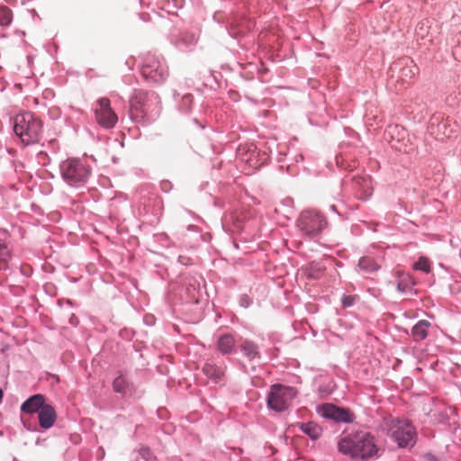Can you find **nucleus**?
Listing matches in <instances>:
<instances>
[{"instance_id": "obj_7", "label": "nucleus", "mask_w": 461, "mask_h": 461, "mask_svg": "<svg viewBox=\"0 0 461 461\" xmlns=\"http://www.w3.org/2000/svg\"><path fill=\"white\" fill-rule=\"evenodd\" d=\"M390 435L399 447H403L413 441L416 431L408 420H396L390 427Z\"/></svg>"}, {"instance_id": "obj_24", "label": "nucleus", "mask_w": 461, "mask_h": 461, "mask_svg": "<svg viewBox=\"0 0 461 461\" xmlns=\"http://www.w3.org/2000/svg\"><path fill=\"white\" fill-rule=\"evenodd\" d=\"M355 183L360 186L363 185L364 189H365V193L367 194H370V192L369 190L371 189V181L370 179L368 178H364V177H355L354 179Z\"/></svg>"}, {"instance_id": "obj_16", "label": "nucleus", "mask_w": 461, "mask_h": 461, "mask_svg": "<svg viewBox=\"0 0 461 461\" xmlns=\"http://www.w3.org/2000/svg\"><path fill=\"white\" fill-rule=\"evenodd\" d=\"M240 349L249 360L259 358L258 346L253 341L248 339L244 340L241 344Z\"/></svg>"}, {"instance_id": "obj_26", "label": "nucleus", "mask_w": 461, "mask_h": 461, "mask_svg": "<svg viewBox=\"0 0 461 461\" xmlns=\"http://www.w3.org/2000/svg\"><path fill=\"white\" fill-rule=\"evenodd\" d=\"M357 295H346L342 298V304L344 307H349L354 304L357 300Z\"/></svg>"}, {"instance_id": "obj_30", "label": "nucleus", "mask_w": 461, "mask_h": 461, "mask_svg": "<svg viewBox=\"0 0 461 461\" xmlns=\"http://www.w3.org/2000/svg\"><path fill=\"white\" fill-rule=\"evenodd\" d=\"M151 97H154V99H155V100H157V101L158 102L159 97H158V95L157 94L152 93V94H151Z\"/></svg>"}, {"instance_id": "obj_20", "label": "nucleus", "mask_w": 461, "mask_h": 461, "mask_svg": "<svg viewBox=\"0 0 461 461\" xmlns=\"http://www.w3.org/2000/svg\"><path fill=\"white\" fill-rule=\"evenodd\" d=\"M400 277L401 279L397 284V289L402 293L406 292L415 284L413 278L408 274H400Z\"/></svg>"}, {"instance_id": "obj_21", "label": "nucleus", "mask_w": 461, "mask_h": 461, "mask_svg": "<svg viewBox=\"0 0 461 461\" xmlns=\"http://www.w3.org/2000/svg\"><path fill=\"white\" fill-rule=\"evenodd\" d=\"M13 21V13L7 6H0V25L8 26Z\"/></svg>"}, {"instance_id": "obj_28", "label": "nucleus", "mask_w": 461, "mask_h": 461, "mask_svg": "<svg viewBox=\"0 0 461 461\" xmlns=\"http://www.w3.org/2000/svg\"><path fill=\"white\" fill-rule=\"evenodd\" d=\"M322 273V268L321 267H318L316 269V272L313 270V267H311V270L309 272V276L312 278H318L321 274Z\"/></svg>"}, {"instance_id": "obj_31", "label": "nucleus", "mask_w": 461, "mask_h": 461, "mask_svg": "<svg viewBox=\"0 0 461 461\" xmlns=\"http://www.w3.org/2000/svg\"><path fill=\"white\" fill-rule=\"evenodd\" d=\"M3 396H4V393H3V390L0 388V403L2 402Z\"/></svg>"}, {"instance_id": "obj_29", "label": "nucleus", "mask_w": 461, "mask_h": 461, "mask_svg": "<svg viewBox=\"0 0 461 461\" xmlns=\"http://www.w3.org/2000/svg\"><path fill=\"white\" fill-rule=\"evenodd\" d=\"M387 132H388V134H390V135H392V134H393V133H394V132H398V133H399V132H400V129H399V127H398L397 125H395V126H390V127L388 128V131H387Z\"/></svg>"}, {"instance_id": "obj_9", "label": "nucleus", "mask_w": 461, "mask_h": 461, "mask_svg": "<svg viewBox=\"0 0 461 461\" xmlns=\"http://www.w3.org/2000/svg\"><path fill=\"white\" fill-rule=\"evenodd\" d=\"M95 119L98 124L104 128H113L118 121L116 113L111 108L110 100L106 97L98 101V107L95 109Z\"/></svg>"}, {"instance_id": "obj_13", "label": "nucleus", "mask_w": 461, "mask_h": 461, "mask_svg": "<svg viewBox=\"0 0 461 461\" xmlns=\"http://www.w3.org/2000/svg\"><path fill=\"white\" fill-rule=\"evenodd\" d=\"M236 340L231 334H222L217 340V349L223 355L235 351Z\"/></svg>"}, {"instance_id": "obj_11", "label": "nucleus", "mask_w": 461, "mask_h": 461, "mask_svg": "<svg viewBox=\"0 0 461 461\" xmlns=\"http://www.w3.org/2000/svg\"><path fill=\"white\" fill-rule=\"evenodd\" d=\"M39 422L41 428L50 429L53 426L57 415L54 408L50 404H45L38 412Z\"/></svg>"}, {"instance_id": "obj_17", "label": "nucleus", "mask_w": 461, "mask_h": 461, "mask_svg": "<svg viewBox=\"0 0 461 461\" xmlns=\"http://www.w3.org/2000/svg\"><path fill=\"white\" fill-rule=\"evenodd\" d=\"M300 429L312 439L318 438L322 432L321 428L313 422L301 423Z\"/></svg>"}, {"instance_id": "obj_22", "label": "nucleus", "mask_w": 461, "mask_h": 461, "mask_svg": "<svg viewBox=\"0 0 461 461\" xmlns=\"http://www.w3.org/2000/svg\"><path fill=\"white\" fill-rule=\"evenodd\" d=\"M413 268L415 270H420L426 274H429L431 270L430 262L429 258L425 257H420L419 260L416 263H414Z\"/></svg>"}, {"instance_id": "obj_3", "label": "nucleus", "mask_w": 461, "mask_h": 461, "mask_svg": "<svg viewBox=\"0 0 461 461\" xmlns=\"http://www.w3.org/2000/svg\"><path fill=\"white\" fill-rule=\"evenodd\" d=\"M60 174L68 185L78 187L87 182L90 169L79 159L69 158L61 163Z\"/></svg>"}, {"instance_id": "obj_5", "label": "nucleus", "mask_w": 461, "mask_h": 461, "mask_svg": "<svg viewBox=\"0 0 461 461\" xmlns=\"http://www.w3.org/2000/svg\"><path fill=\"white\" fill-rule=\"evenodd\" d=\"M143 77L154 83L163 82L168 76L167 67L152 55H147L141 68Z\"/></svg>"}, {"instance_id": "obj_15", "label": "nucleus", "mask_w": 461, "mask_h": 461, "mask_svg": "<svg viewBox=\"0 0 461 461\" xmlns=\"http://www.w3.org/2000/svg\"><path fill=\"white\" fill-rule=\"evenodd\" d=\"M430 326V323L428 321L422 320L420 321L413 328H412V336L415 340H422L428 335V330Z\"/></svg>"}, {"instance_id": "obj_4", "label": "nucleus", "mask_w": 461, "mask_h": 461, "mask_svg": "<svg viewBox=\"0 0 461 461\" xmlns=\"http://www.w3.org/2000/svg\"><path fill=\"white\" fill-rule=\"evenodd\" d=\"M296 391L293 387L282 384H274L270 388L267 397V404L276 411L287 409L296 396Z\"/></svg>"}, {"instance_id": "obj_19", "label": "nucleus", "mask_w": 461, "mask_h": 461, "mask_svg": "<svg viewBox=\"0 0 461 461\" xmlns=\"http://www.w3.org/2000/svg\"><path fill=\"white\" fill-rule=\"evenodd\" d=\"M358 267L366 272H374L379 268L377 263L371 258H362L359 259Z\"/></svg>"}, {"instance_id": "obj_23", "label": "nucleus", "mask_w": 461, "mask_h": 461, "mask_svg": "<svg viewBox=\"0 0 461 461\" xmlns=\"http://www.w3.org/2000/svg\"><path fill=\"white\" fill-rule=\"evenodd\" d=\"M9 258V249L4 243L0 242V269H4L7 267V261Z\"/></svg>"}, {"instance_id": "obj_18", "label": "nucleus", "mask_w": 461, "mask_h": 461, "mask_svg": "<svg viewBox=\"0 0 461 461\" xmlns=\"http://www.w3.org/2000/svg\"><path fill=\"white\" fill-rule=\"evenodd\" d=\"M430 29V21L429 19H423L420 21L415 29V34L418 41H424L428 38Z\"/></svg>"}, {"instance_id": "obj_6", "label": "nucleus", "mask_w": 461, "mask_h": 461, "mask_svg": "<svg viewBox=\"0 0 461 461\" xmlns=\"http://www.w3.org/2000/svg\"><path fill=\"white\" fill-rule=\"evenodd\" d=\"M325 225L326 221L324 217L312 211L303 212L298 220L300 230L310 237L315 236Z\"/></svg>"}, {"instance_id": "obj_2", "label": "nucleus", "mask_w": 461, "mask_h": 461, "mask_svg": "<svg viewBox=\"0 0 461 461\" xmlns=\"http://www.w3.org/2000/svg\"><path fill=\"white\" fill-rule=\"evenodd\" d=\"M15 134L25 145L37 143L42 134V122L32 113H19L14 120Z\"/></svg>"}, {"instance_id": "obj_32", "label": "nucleus", "mask_w": 461, "mask_h": 461, "mask_svg": "<svg viewBox=\"0 0 461 461\" xmlns=\"http://www.w3.org/2000/svg\"><path fill=\"white\" fill-rule=\"evenodd\" d=\"M393 147H394L395 149H399V150H402V147H401V146L396 145L395 143H393Z\"/></svg>"}, {"instance_id": "obj_10", "label": "nucleus", "mask_w": 461, "mask_h": 461, "mask_svg": "<svg viewBox=\"0 0 461 461\" xmlns=\"http://www.w3.org/2000/svg\"><path fill=\"white\" fill-rule=\"evenodd\" d=\"M321 415L325 418L340 422H350L353 420V414L348 411L337 407L333 404H323L321 407Z\"/></svg>"}, {"instance_id": "obj_25", "label": "nucleus", "mask_w": 461, "mask_h": 461, "mask_svg": "<svg viewBox=\"0 0 461 461\" xmlns=\"http://www.w3.org/2000/svg\"><path fill=\"white\" fill-rule=\"evenodd\" d=\"M417 70H418V68L413 65V66L402 68L401 73H402V76L411 78L415 76Z\"/></svg>"}, {"instance_id": "obj_8", "label": "nucleus", "mask_w": 461, "mask_h": 461, "mask_svg": "<svg viewBox=\"0 0 461 461\" xmlns=\"http://www.w3.org/2000/svg\"><path fill=\"white\" fill-rule=\"evenodd\" d=\"M149 95L143 90H135L130 104V113L133 120L143 119L149 108Z\"/></svg>"}, {"instance_id": "obj_1", "label": "nucleus", "mask_w": 461, "mask_h": 461, "mask_svg": "<svg viewBox=\"0 0 461 461\" xmlns=\"http://www.w3.org/2000/svg\"><path fill=\"white\" fill-rule=\"evenodd\" d=\"M339 450L354 459L368 460L378 456L379 448L375 438L367 432H357L341 438Z\"/></svg>"}, {"instance_id": "obj_27", "label": "nucleus", "mask_w": 461, "mask_h": 461, "mask_svg": "<svg viewBox=\"0 0 461 461\" xmlns=\"http://www.w3.org/2000/svg\"><path fill=\"white\" fill-rule=\"evenodd\" d=\"M123 384H124V381L122 377H118L116 378L114 381H113V389L116 391V392H122L123 391Z\"/></svg>"}, {"instance_id": "obj_12", "label": "nucleus", "mask_w": 461, "mask_h": 461, "mask_svg": "<svg viewBox=\"0 0 461 461\" xmlns=\"http://www.w3.org/2000/svg\"><path fill=\"white\" fill-rule=\"evenodd\" d=\"M45 398L42 394H34L28 398L21 406V411L26 413L39 412L45 405Z\"/></svg>"}, {"instance_id": "obj_14", "label": "nucleus", "mask_w": 461, "mask_h": 461, "mask_svg": "<svg viewBox=\"0 0 461 461\" xmlns=\"http://www.w3.org/2000/svg\"><path fill=\"white\" fill-rule=\"evenodd\" d=\"M225 366H217L213 363L207 362L203 367V373L215 383L220 382L224 376Z\"/></svg>"}]
</instances>
